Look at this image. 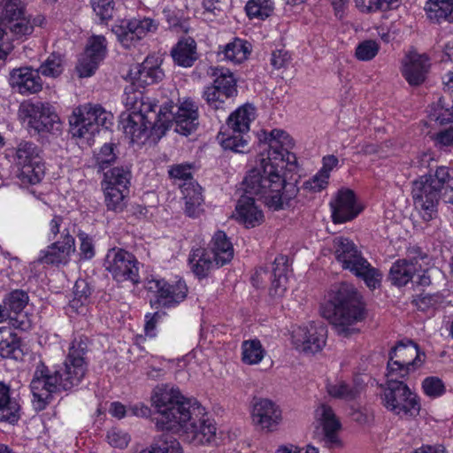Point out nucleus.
Wrapping results in <instances>:
<instances>
[{
    "label": "nucleus",
    "instance_id": "obj_1",
    "mask_svg": "<svg viewBox=\"0 0 453 453\" xmlns=\"http://www.w3.org/2000/svg\"><path fill=\"white\" fill-rule=\"evenodd\" d=\"M264 145L267 157L261 159L260 166L250 170L245 177L246 191L267 197V204L273 211L291 207L296 202L299 188L295 183L287 182L281 175L284 162L296 165V157L290 153L294 143L289 134L281 129L264 132Z\"/></svg>",
    "mask_w": 453,
    "mask_h": 453
},
{
    "label": "nucleus",
    "instance_id": "obj_2",
    "mask_svg": "<svg viewBox=\"0 0 453 453\" xmlns=\"http://www.w3.org/2000/svg\"><path fill=\"white\" fill-rule=\"evenodd\" d=\"M152 418L158 431L182 432L185 440L195 446L211 445L216 441L215 422L194 399L184 397L178 388L160 385L154 388Z\"/></svg>",
    "mask_w": 453,
    "mask_h": 453
},
{
    "label": "nucleus",
    "instance_id": "obj_3",
    "mask_svg": "<svg viewBox=\"0 0 453 453\" xmlns=\"http://www.w3.org/2000/svg\"><path fill=\"white\" fill-rule=\"evenodd\" d=\"M88 366L65 359L63 365L55 370L39 362L34 372L30 388L33 403L36 410L42 411L53 399V395L61 390L68 391L77 388L84 380Z\"/></svg>",
    "mask_w": 453,
    "mask_h": 453
},
{
    "label": "nucleus",
    "instance_id": "obj_4",
    "mask_svg": "<svg viewBox=\"0 0 453 453\" xmlns=\"http://www.w3.org/2000/svg\"><path fill=\"white\" fill-rule=\"evenodd\" d=\"M322 316L341 337L358 334V325L365 319V306L356 288L342 283L332 290L327 303L322 308Z\"/></svg>",
    "mask_w": 453,
    "mask_h": 453
},
{
    "label": "nucleus",
    "instance_id": "obj_5",
    "mask_svg": "<svg viewBox=\"0 0 453 453\" xmlns=\"http://www.w3.org/2000/svg\"><path fill=\"white\" fill-rule=\"evenodd\" d=\"M333 250L335 259L342 269L349 270L358 279H361L370 289L380 286L382 273L373 267L363 256L358 247L349 238L342 236L334 238Z\"/></svg>",
    "mask_w": 453,
    "mask_h": 453
},
{
    "label": "nucleus",
    "instance_id": "obj_6",
    "mask_svg": "<svg viewBox=\"0 0 453 453\" xmlns=\"http://www.w3.org/2000/svg\"><path fill=\"white\" fill-rule=\"evenodd\" d=\"M400 379L387 376L386 388L382 395L383 405L401 418H414L420 411L418 397Z\"/></svg>",
    "mask_w": 453,
    "mask_h": 453
},
{
    "label": "nucleus",
    "instance_id": "obj_7",
    "mask_svg": "<svg viewBox=\"0 0 453 453\" xmlns=\"http://www.w3.org/2000/svg\"><path fill=\"white\" fill-rule=\"evenodd\" d=\"M112 115L99 104H83L76 107L69 117L70 133L73 137L89 141L99 127L109 128Z\"/></svg>",
    "mask_w": 453,
    "mask_h": 453
},
{
    "label": "nucleus",
    "instance_id": "obj_8",
    "mask_svg": "<svg viewBox=\"0 0 453 453\" xmlns=\"http://www.w3.org/2000/svg\"><path fill=\"white\" fill-rule=\"evenodd\" d=\"M426 358V353L413 341H400L388 353L386 376L406 379L423 366Z\"/></svg>",
    "mask_w": 453,
    "mask_h": 453
},
{
    "label": "nucleus",
    "instance_id": "obj_9",
    "mask_svg": "<svg viewBox=\"0 0 453 453\" xmlns=\"http://www.w3.org/2000/svg\"><path fill=\"white\" fill-rule=\"evenodd\" d=\"M167 121L166 111H152L150 112L131 111L126 118L122 115L121 124L124 133L132 142L142 138H149L150 134L161 137L167 130L165 122Z\"/></svg>",
    "mask_w": 453,
    "mask_h": 453
},
{
    "label": "nucleus",
    "instance_id": "obj_10",
    "mask_svg": "<svg viewBox=\"0 0 453 453\" xmlns=\"http://www.w3.org/2000/svg\"><path fill=\"white\" fill-rule=\"evenodd\" d=\"M42 150L33 142L21 141L16 148L15 163L19 169L18 179L23 185L39 183L45 173L41 156Z\"/></svg>",
    "mask_w": 453,
    "mask_h": 453
},
{
    "label": "nucleus",
    "instance_id": "obj_11",
    "mask_svg": "<svg viewBox=\"0 0 453 453\" xmlns=\"http://www.w3.org/2000/svg\"><path fill=\"white\" fill-rule=\"evenodd\" d=\"M411 196L415 208L425 221L428 222L437 216L443 193L435 184L432 174L423 175L412 182Z\"/></svg>",
    "mask_w": 453,
    "mask_h": 453
},
{
    "label": "nucleus",
    "instance_id": "obj_12",
    "mask_svg": "<svg viewBox=\"0 0 453 453\" xmlns=\"http://www.w3.org/2000/svg\"><path fill=\"white\" fill-rule=\"evenodd\" d=\"M19 112L29 128L36 133L60 134L62 124L58 114L51 110L49 104L42 102H26L21 104Z\"/></svg>",
    "mask_w": 453,
    "mask_h": 453
},
{
    "label": "nucleus",
    "instance_id": "obj_13",
    "mask_svg": "<svg viewBox=\"0 0 453 453\" xmlns=\"http://www.w3.org/2000/svg\"><path fill=\"white\" fill-rule=\"evenodd\" d=\"M138 265L136 257L131 252L116 247L108 250L104 263L105 270L115 280H129L133 284L140 281Z\"/></svg>",
    "mask_w": 453,
    "mask_h": 453
},
{
    "label": "nucleus",
    "instance_id": "obj_14",
    "mask_svg": "<svg viewBox=\"0 0 453 453\" xmlns=\"http://www.w3.org/2000/svg\"><path fill=\"white\" fill-rule=\"evenodd\" d=\"M144 288L155 296L154 303L164 308L178 305L185 300L188 293V288L183 280L169 283L165 279L155 277L147 278Z\"/></svg>",
    "mask_w": 453,
    "mask_h": 453
},
{
    "label": "nucleus",
    "instance_id": "obj_15",
    "mask_svg": "<svg viewBox=\"0 0 453 453\" xmlns=\"http://www.w3.org/2000/svg\"><path fill=\"white\" fill-rule=\"evenodd\" d=\"M160 110L166 111L167 121L165 125L167 129L174 123L177 133L188 135L198 126V106L190 99L185 100L180 105H165Z\"/></svg>",
    "mask_w": 453,
    "mask_h": 453
},
{
    "label": "nucleus",
    "instance_id": "obj_16",
    "mask_svg": "<svg viewBox=\"0 0 453 453\" xmlns=\"http://www.w3.org/2000/svg\"><path fill=\"white\" fill-rule=\"evenodd\" d=\"M326 327L314 322L307 326L298 327L293 332V342L296 348L306 353H317L326 345Z\"/></svg>",
    "mask_w": 453,
    "mask_h": 453
},
{
    "label": "nucleus",
    "instance_id": "obj_17",
    "mask_svg": "<svg viewBox=\"0 0 453 453\" xmlns=\"http://www.w3.org/2000/svg\"><path fill=\"white\" fill-rule=\"evenodd\" d=\"M106 51L107 42L104 36H91L76 66L79 76L86 78L93 75L98 68L100 62L105 58Z\"/></svg>",
    "mask_w": 453,
    "mask_h": 453
},
{
    "label": "nucleus",
    "instance_id": "obj_18",
    "mask_svg": "<svg viewBox=\"0 0 453 453\" xmlns=\"http://www.w3.org/2000/svg\"><path fill=\"white\" fill-rule=\"evenodd\" d=\"M244 195L242 196L236 204V220L244 225L247 228H253L263 224L265 221V215L263 211L256 204L255 198L253 196H257L259 199H263L265 203L271 209L267 204V197L259 194H251L246 191L245 179L242 181ZM272 210H273L272 208Z\"/></svg>",
    "mask_w": 453,
    "mask_h": 453
},
{
    "label": "nucleus",
    "instance_id": "obj_19",
    "mask_svg": "<svg viewBox=\"0 0 453 453\" xmlns=\"http://www.w3.org/2000/svg\"><path fill=\"white\" fill-rule=\"evenodd\" d=\"M62 237V242H55L45 250H41L36 262L42 265H53L66 264L71 253L75 250V241L68 230L63 231Z\"/></svg>",
    "mask_w": 453,
    "mask_h": 453
},
{
    "label": "nucleus",
    "instance_id": "obj_20",
    "mask_svg": "<svg viewBox=\"0 0 453 453\" xmlns=\"http://www.w3.org/2000/svg\"><path fill=\"white\" fill-rule=\"evenodd\" d=\"M332 209V219L335 224L350 221L361 211L357 203L355 193L349 189L339 190L334 198L330 202Z\"/></svg>",
    "mask_w": 453,
    "mask_h": 453
},
{
    "label": "nucleus",
    "instance_id": "obj_21",
    "mask_svg": "<svg viewBox=\"0 0 453 453\" xmlns=\"http://www.w3.org/2000/svg\"><path fill=\"white\" fill-rule=\"evenodd\" d=\"M29 297L27 292L16 289L9 293L4 299V304L11 313V325L14 328L26 331L30 328L31 323L22 311L28 303Z\"/></svg>",
    "mask_w": 453,
    "mask_h": 453
},
{
    "label": "nucleus",
    "instance_id": "obj_22",
    "mask_svg": "<svg viewBox=\"0 0 453 453\" xmlns=\"http://www.w3.org/2000/svg\"><path fill=\"white\" fill-rule=\"evenodd\" d=\"M251 418L253 423L261 429L273 431L281 420V411L273 402L259 399L253 405Z\"/></svg>",
    "mask_w": 453,
    "mask_h": 453
},
{
    "label": "nucleus",
    "instance_id": "obj_23",
    "mask_svg": "<svg viewBox=\"0 0 453 453\" xmlns=\"http://www.w3.org/2000/svg\"><path fill=\"white\" fill-rule=\"evenodd\" d=\"M39 73L30 67L14 69L10 74V85L20 94L37 93L42 88Z\"/></svg>",
    "mask_w": 453,
    "mask_h": 453
},
{
    "label": "nucleus",
    "instance_id": "obj_24",
    "mask_svg": "<svg viewBox=\"0 0 453 453\" xmlns=\"http://www.w3.org/2000/svg\"><path fill=\"white\" fill-rule=\"evenodd\" d=\"M160 64L161 60L158 58L149 56L142 64L137 65L134 70L130 71V76L134 82L141 87L156 83L164 77Z\"/></svg>",
    "mask_w": 453,
    "mask_h": 453
},
{
    "label": "nucleus",
    "instance_id": "obj_25",
    "mask_svg": "<svg viewBox=\"0 0 453 453\" xmlns=\"http://www.w3.org/2000/svg\"><path fill=\"white\" fill-rule=\"evenodd\" d=\"M429 66V59L426 55L411 52L404 63L403 75L410 85L417 86L425 81Z\"/></svg>",
    "mask_w": 453,
    "mask_h": 453
},
{
    "label": "nucleus",
    "instance_id": "obj_26",
    "mask_svg": "<svg viewBox=\"0 0 453 453\" xmlns=\"http://www.w3.org/2000/svg\"><path fill=\"white\" fill-rule=\"evenodd\" d=\"M289 260L287 256L279 255L274 258L271 273L272 285L270 295L281 296L287 289L288 280Z\"/></svg>",
    "mask_w": 453,
    "mask_h": 453
},
{
    "label": "nucleus",
    "instance_id": "obj_27",
    "mask_svg": "<svg viewBox=\"0 0 453 453\" xmlns=\"http://www.w3.org/2000/svg\"><path fill=\"white\" fill-rule=\"evenodd\" d=\"M171 55L178 65L192 66L199 58L196 42L192 37H182L172 49Z\"/></svg>",
    "mask_w": 453,
    "mask_h": 453
},
{
    "label": "nucleus",
    "instance_id": "obj_28",
    "mask_svg": "<svg viewBox=\"0 0 453 453\" xmlns=\"http://www.w3.org/2000/svg\"><path fill=\"white\" fill-rule=\"evenodd\" d=\"M5 19L9 21L10 32L16 39L30 35L35 27H42L45 21V18L42 15L32 18L31 16H26L25 12Z\"/></svg>",
    "mask_w": 453,
    "mask_h": 453
},
{
    "label": "nucleus",
    "instance_id": "obj_29",
    "mask_svg": "<svg viewBox=\"0 0 453 453\" xmlns=\"http://www.w3.org/2000/svg\"><path fill=\"white\" fill-rule=\"evenodd\" d=\"M208 250L216 261L217 268L229 263L234 257L233 245L223 231H218L214 234Z\"/></svg>",
    "mask_w": 453,
    "mask_h": 453
},
{
    "label": "nucleus",
    "instance_id": "obj_30",
    "mask_svg": "<svg viewBox=\"0 0 453 453\" xmlns=\"http://www.w3.org/2000/svg\"><path fill=\"white\" fill-rule=\"evenodd\" d=\"M317 414L322 421L325 440L329 447L340 446V440L337 435L341 424L336 418L333 409L326 404H322L318 410Z\"/></svg>",
    "mask_w": 453,
    "mask_h": 453
},
{
    "label": "nucleus",
    "instance_id": "obj_31",
    "mask_svg": "<svg viewBox=\"0 0 453 453\" xmlns=\"http://www.w3.org/2000/svg\"><path fill=\"white\" fill-rule=\"evenodd\" d=\"M183 194L185 203V211L189 217H198L203 211V197L202 196V188L194 181L180 184Z\"/></svg>",
    "mask_w": 453,
    "mask_h": 453
},
{
    "label": "nucleus",
    "instance_id": "obj_32",
    "mask_svg": "<svg viewBox=\"0 0 453 453\" xmlns=\"http://www.w3.org/2000/svg\"><path fill=\"white\" fill-rule=\"evenodd\" d=\"M23 356L20 339L11 327H0V357L19 360Z\"/></svg>",
    "mask_w": 453,
    "mask_h": 453
},
{
    "label": "nucleus",
    "instance_id": "obj_33",
    "mask_svg": "<svg viewBox=\"0 0 453 453\" xmlns=\"http://www.w3.org/2000/svg\"><path fill=\"white\" fill-rule=\"evenodd\" d=\"M135 82L125 88L123 102L127 110L131 111L150 112L156 111L157 104L149 98L144 100L143 93L135 88Z\"/></svg>",
    "mask_w": 453,
    "mask_h": 453
},
{
    "label": "nucleus",
    "instance_id": "obj_34",
    "mask_svg": "<svg viewBox=\"0 0 453 453\" xmlns=\"http://www.w3.org/2000/svg\"><path fill=\"white\" fill-rule=\"evenodd\" d=\"M364 386L357 380L349 382L344 380H335L326 384V392L335 399L352 401L356 399L362 392Z\"/></svg>",
    "mask_w": 453,
    "mask_h": 453
},
{
    "label": "nucleus",
    "instance_id": "obj_35",
    "mask_svg": "<svg viewBox=\"0 0 453 453\" xmlns=\"http://www.w3.org/2000/svg\"><path fill=\"white\" fill-rule=\"evenodd\" d=\"M20 405L10 396V388L0 382V421L15 424L20 418Z\"/></svg>",
    "mask_w": 453,
    "mask_h": 453
},
{
    "label": "nucleus",
    "instance_id": "obj_36",
    "mask_svg": "<svg viewBox=\"0 0 453 453\" xmlns=\"http://www.w3.org/2000/svg\"><path fill=\"white\" fill-rule=\"evenodd\" d=\"M236 96L237 94L233 92V90L221 88L215 82L206 87L203 95L209 107L215 111L226 110L229 101Z\"/></svg>",
    "mask_w": 453,
    "mask_h": 453
},
{
    "label": "nucleus",
    "instance_id": "obj_37",
    "mask_svg": "<svg viewBox=\"0 0 453 453\" xmlns=\"http://www.w3.org/2000/svg\"><path fill=\"white\" fill-rule=\"evenodd\" d=\"M255 119V108L246 104L232 112L226 121V127L231 132L248 133L250 124Z\"/></svg>",
    "mask_w": 453,
    "mask_h": 453
},
{
    "label": "nucleus",
    "instance_id": "obj_38",
    "mask_svg": "<svg viewBox=\"0 0 453 453\" xmlns=\"http://www.w3.org/2000/svg\"><path fill=\"white\" fill-rule=\"evenodd\" d=\"M418 271V266H415V262L398 259L393 263L389 270L388 279L393 285L403 287L412 280L414 274Z\"/></svg>",
    "mask_w": 453,
    "mask_h": 453
},
{
    "label": "nucleus",
    "instance_id": "obj_39",
    "mask_svg": "<svg viewBox=\"0 0 453 453\" xmlns=\"http://www.w3.org/2000/svg\"><path fill=\"white\" fill-rule=\"evenodd\" d=\"M425 11L434 23L447 21L453 24V0H427Z\"/></svg>",
    "mask_w": 453,
    "mask_h": 453
},
{
    "label": "nucleus",
    "instance_id": "obj_40",
    "mask_svg": "<svg viewBox=\"0 0 453 453\" xmlns=\"http://www.w3.org/2000/svg\"><path fill=\"white\" fill-rule=\"evenodd\" d=\"M188 260L192 271L199 278L206 277L209 272L216 267V261L211 253L203 248L193 250Z\"/></svg>",
    "mask_w": 453,
    "mask_h": 453
},
{
    "label": "nucleus",
    "instance_id": "obj_41",
    "mask_svg": "<svg viewBox=\"0 0 453 453\" xmlns=\"http://www.w3.org/2000/svg\"><path fill=\"white\" fill-rule=\"evenodd\" d=\"M104 187H112L118 189L129 190L131 171L127 166L113 167L104 174Z\"/></svg>",
    "mask_w": 453,
    "mask_h": 453
},
{
    "label": "nucleus",
    "instance_id": "obj_42",
    "mask_svg": "<svg viewBox=\"0 0 453 453\" xmlns=\"http://www.w3.org/2000/svg\"><path fill=\"white\" fill-rule=\"evenodd\" d=\"M111 31L118 37L121 45L127 49L135 46L140 38L136 34V28L133 27V19H123L119 24L112 27Z\"/></svg>",
    "mask_w": 453,
    "mask_h": 453
},
{
    "label": "nucleus",
    "instance_id": "obj_43",
    "mask_svg": "<svg viewBox=\"0 0 453 453\" xmlns=\"http://www.w3.org/2000/svg\"><path fill=\"white\" fill-rule=\"evenodd\" d=\"M224 58L233 63H242L250 53V44L242 39L234 38L223 50Z\"/></svg>",
    "mask_w": 453,
    "mask_h": 453
},
{
    "label": "nucleus",
    "instance_id": "obj_44",
    "mask_svg": "<svg viewBox=\"0 0 453 453\" xmlns=\"http://www.w3.org/2000/svg\"><path fill=\"white\" fill-rule=\"evenodd\" d=\"M89 340L85 335H78L72 341L65 359L73 363L88 366L87 353L88 352Z\"/></svg>",
    "mask_w": 453,
    "mask_h": 453
},
{
    "label": "nucleus",
    "instance_id": "obj_45",
    "mask_svg": "<svg viewBox=\"0 0 453 453\" xmlns=\"http://www.w3.org/2000/svg\"><path fill=\"white\" fill-rule=\"evenodd\" d=\"M246 133L231 132L228 128L221 131L218 136L224 150L242 153L247 147V140L244 138Z\"/></svg>",
    "mask_w": 453,
    "mask_h": 453
},
{
    "label": "nucleus",
    "instance_id": "obj_46",
    "mask_svg": "<svg viewBox=\"0 0 453 453\" xmlns=\"http://www.w3.org/2000/svg\"><path fill=\"white\" fill-rule=\"evenodd\" d=\"M104 202L109 211L121 212L126 207V198L129 190L118 189L112 187H104Z\"/></svg>",
    "mask_w": 453,
    "mask_h": 453
},
{
    "label": "nucleus",
    "instance_id": "obj_47",
    "mask_svg": "<svg viewBox=\"0 0 453 453\" xmlns=\"http://www.w3.org/2000/svg\"><path fill=\"white\" fill-rule=\"evenodd\" d=\"M245 11L250 19L264 20L270 17L273 11V0H249Z\"/></svg>",
    "mask_w": 453,
    "mask_h": 453
},
{
    "label": "nucleus",
    "instance_id": "obj_48",
    "mask_svg": "<svg viewBox=\"0 0 453 453\" xmlns=\"http://www.w3.org/2000/svg\"><path fill=\"white\" fill-rule=\"evenodd\" d=\"M242 361L248 365L258 364L265 356V349L260 341L250 340L244 341L242 344Z\"/></svg>",
    "mask_w": 453,
    "mask_h": 453
},
{
    "label": "nucleus",
    "instance_id": "obj_49",
    "mask_svg": "<svg viewBox=\"0 0 453 453\" xmlns=\"http://www.w3.org/2000/svg\"><path fill=\"white\" fill-rule=\"evenodd\" d=\"M64 56L60 53L53 52L40 65L39 72L47 77H58L64 71Z\"/></svg>",
    "mask_w": 453,
    "mask_h": 453
},
{
    "label": "nucleus",
    "instance_id": "obj_50",
    "mask_svg": "<svg viewBox=\"0 0 453 453\" xmlns=\"http://www.w3.org/2000/svg\"><path fill=\"white\" fill-rule=\"evenodd\" d=\"M139 453H182L180 442L169 435H163L150 449Z\"/></svg>",
    "mask_w": 453,
    "mask_h": 453
},
{
    "label": "nucleus",
    "instance_id": "obj_51",
    "mask_svg": "<svg viewBox=\"0 0 453 453\" xmlns=\"http://www.w3.org/2000/svg\"><path fill=\"white\" fill-rule=\"evenodd\" d=\"M163 15L169 27L177 31H188V22L181 10L175 6H166L163 10Z\"/></svg>",
    "mask_w": 453,
    "mask_h": 453
},
{
    "label": "nucleus",
    "instance_id": "obj_52",
    "mask_svg": "<svg viewBox=\"0 0 453 453\" xmlns=\"http://www.w3.org/2000/svg\"><path fill=\"white\" fill-rule=\"evenodd\" d=\"M211 76L214 77L213 82L219 85L221 88L231 89L238 93L236 79L232 72L224 67H215L211 69Z\"/></svg>",
    "mask_w": 453,
    "mask_h": 453
},
{
    "label": "nucleus",
    "instance_id": "obj_53",
    "mask_svg": "<svg viewBox=\"0 0 453 453\" xmlns=\"http://www.w3.org/2000/svg\"><path fill=\"white\" fill-rule=\"evenodd\" d=\"M432 178L441 192H448L453 188V167L438 166Z\"/></svg>",
    "mask_w": 453,
    "mask_h": 453
},
{
    "label": "nucleus",
    "instance_id": "obj_54",
    "mask_svg": "<svg viewBox=\"0 0 453 453\" xmlns=\"http://www.w3.org/2000/svg\"><path fill=\"white\" fill-rule=\"evenodd\" d=\"M91 4L102 22H107L113 18L115 0H91Z\"/></svg>",
    "mask_w": 453,
    "mask_h": 453
},
{
    "label": "nucleus",
    "instance_id": "obj_55",
    "mask_svg": "<svg viewBox=\"0 0 453 453\" xmlns=\"http://www.w3.org/2000/svg\"><path fill=\"white\" fill-rule=\"evenodd\" d=\"M379 49L380 45L376 41L365 40L357 45L355 55L361 61H369L377 55Z\"/></svg>",
    "mask_w": 453,
    "mask_h": 453
},
{
    "label": "nucleus",
    "instance_id": "obj_56",
    "mask_svg": "<svg viewBox=\"0 0 453 453\" xmlns=\"http://www.w3.org/2000/svg\"><path fill=\"white\" fill-rule=\"evenodd\" d=\"M115 145L113 143H105L96 155V160L99 171H104L110 165L116 161Z\"/></svg>",
    "mask_w": 453,
    "mask_h": 453
},
{
    "label": "nucleus",
    "instance_id": "obj_57",
    "mask_svg": "<svg viewBox=\"0 0 453 453\" xmlns=\"http://www.w3.org/2000/svg\"><path fill=\"white\" fill-rule=\"evenodd\" d=\"M424 393L432 398L439 397L445 392V386L438 377H427L422 382Z\"/></svg>",
    "mask_w": 453,
    "mask_h": 453
},
{
    "label": "nucleus",
    "instance_id": "obj_58",
    "mask_svg": "<svg viewBox=\"0 0 453 453\" xmlns=\"http://www.w3.org/2000/svg\"><path fill=\"white\" fill-rule=\"evenodd\" d=\"M132 19L133 27L136 28V34H138L140 41L148 34L156 32L158 27V23L151 18H134Z\"/></svg>",
    "mask_w": 453,
    "mask_h": 453
},
{
    "label": "nucleus",
    "instance_id": "obj_59",
    "mask_svg": "<svg viewBox=\"0 0 453 453\" xmlns=\"http://www.w3.org/2000/svg\"><path fill=\"white\" fill-rule=\"evenodd\" d=\"M357 8L362 12H386L390 10L385 0H355Z\"/></svg>",
    "mask_w": 453,
    "mask_h": 453
},
{
    "label": "nucleus",
    "instance_id": "obj_60",
    "mask_svg": "<svg viewBox=\"0 0 453 453\" xmlns=\"http://www.w3.org/2000/svg\"><path fill=\"white\" fill-rule=\"evenodd\" d=\"M107 440L111 446L124 449L128 445L130 436L127 433L114 427L108 431Z\"/></svg>",
    "mask_w": 453,
    "mask_h": 453
},
{
    "label": "nucleus",
    "instance_id": "obj_61",
    "mask_svg": "<svg viewBox=\"0 0 453 453\" xmlns=\"http://www.w3.org/2000/svg\"><path fill=\"white\" fill-rule=\"evenodd\" d=\"M81 243H80V250L81 256L83 259H91L94 257L95 252V244L91 236H89L87 233L80 231L77 234Z\"/></svg>",
    "mask_w": 453,
    "mask_h": 453
},
{
    "label": "nucleus",
    "instance_id": "obj_62",
    "mask_svg": "<svg viewBox=\"0 0 453 453\" xmlns=\"http://www.w3.org/2000/svg\"><path fill=\"white\" fill-rule=\"evenodd\" d=\"M440 111L437 115V120L441 123H447L453 121V97L449 100L447 96H442L439 99Z\"/></svg>",
    "mask_w": 453,
    "mask_h": 453
},
{
    "label": "nucleus",
    "instance_id": "obj_63",
    "mask_svg": "<svg viewBox=\"0 0 453 453\" xmlns=\"http://www.w3.org/2000/svg\"><path fill=\"white\" fill-rule=\"evenodd\" d=\"M203 16L205 20H212L213 17H219L223 14L222 0H203Z\"/></svg>",
    "mask_w": 453,
    "mask_h": 453
},
{
    "label": "nucleus",
    "instance_id": "obj_64",
    "mask_svg": "<svg viewBox=\"0 0 453 453\" xmlns=\"http://www.w3.org/2000/svg\"><path fill=\"white\" fill-rule=\"evenodd\" d=\"M441 301V296L439 293H422L414 300L416 306L421 311H426L431 307H434Z\"/></svg>",
    "mask_w": 453,
    "mask_h": 453
}]
</instances>
